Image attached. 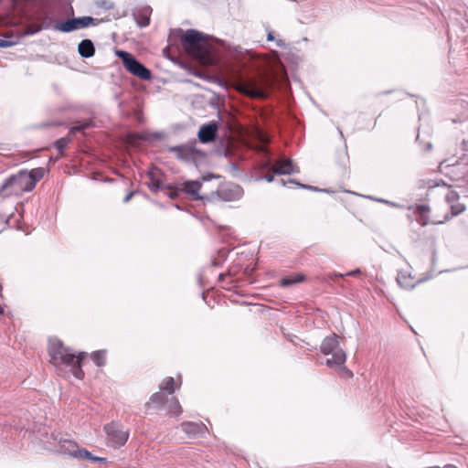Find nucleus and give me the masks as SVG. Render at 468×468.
I'll list each match as a JSON object with an SVG mask.
<instances>
[{
  "label": "nucleus",
  "mask_w": 468,
  "mask_h": 468,
  "mask_svg": "<svg viewBox=\"0 0 468 468\" xmlns=\"http://www.w3.org/2000/svg\"><path fill=\"white\" fill-rule=\"evenodd\" d=\"M16 44V41L0 38V48H9Z\"/></svg>",
  "instance_id": "obj_33"
},
{
  "label": "nucleus",
  "mask_w": 468,
  "mask_h": 468,
  "mask_svg": "<svg viewBox=\"0 0 468 468\" xmlns=\"http://www.w3.org/2000/svg\"><path fill=\"white\" fill-rule=\"evenodd\" d=\"M270 80L267 77L257 78L239 75L235 80V87L240 93L251 98H264L267 96V88Z\"/></svg>",
  "instance_id": "obj_8"
},
{
  "label": "nucleus",
  "mask_w": 468,
  "mask_h": 468,
  "mask_svg": "<svg viewBox=\"0 0 468 468\" xmlns=\"http://www.w3.org/2000/svg\"><path fill=\"white\" fill-rule=\"evenodd\" d=\"M320 350L325 356H332L331 358H328L325 361V365L327 367H338L347 376H353L352 372L345 367L346 356L345 351L339 346L338 336L335 334L326 336L323 340L320 346Z\"/></svg>",
  "instance_id": "obj_7"
},
{
  "label": "nucleus",
  "mask_w": 468,
  "mask_h": 468,
  "mask_svg": "<svg viewBox=\"0 0 468 468\" xmlns=\"http://www.w3.org/2000/svg\"><path fill=\"white\" fill-rule=\"evenodd\" d=\"M196 141L193 144H186L170 148V152L176 154L177 158L186 163H196L197 157H203L204 154L195 147Z\"/></svg>",
  "instance_id": "obj_14"
},
{
  "label": "nucleus",
  "mask_w": 468,
  "mask_h": 468,
  "mask_svg": "<svg viewBox=\"0 0 468 468\" xmlns=\"http://www.w3.org/2000/svg\"><path fill=\"white\" fill-rule=\"evenodd\" d=\"M116 55L122 59L124 67L130 73L144 80L151 79L152 73L150 69L137 60L131 53L124 50H116Z\"/></svg>",
  "instance_id": "obj_10"
},
{
  "label": "nucleus",
  "mask_w": 468,
  "mask_h": 468,
  "mask_svg": "<svg viewBox=\"0 0 468 468\" xmlns=\"http://www.w3.org/2000/svg\"><path fill=\"white\" fill-rule=\"evenodd\" d=\"M91 358H92L93 362L98 367H102L105 365V362H106V351L105 350L95 351L94 353H92Z\"/></svg>",
  "instance_id": "obj_27"
},
{
  "label": "nucleus",
  "mask_w": 468,
  "mask_h": 468,
  "mask_svg": "<svg viewBox=\"0 0 468 468\" xmlns=\"http://www.w3.org/2000/svg\"><path fill=\"white\" fill-rule=\"evenodd\" d=\"M243 195V189L237 184L225 183L220 185L216 191L211 192L209 195V200L215 199L222 201H235L239 199Z\"/></svg>",
  "instance_id": "obj_13"
},
{
  "label": "nucleus",
  "mask_w": 468,
  "mask_h": 468,
  "mask_svg": "<svg viewBox=\"0 0 468 468\" xmlns=\"http://www.w3.org/2000/svg\"><path fill=\"white\" fill-rule=\"evenodd\" d=\"M78 51L80 57L89 58L94 55L95 48L91 40L83 39L78 46Z\"/></svg>",
  "instance_id": "obj_19"
},
{
  "label": "nucleus",
  "mask_w": 468,
  "mask_h": 468,
  "mask_svg": "<svg viewBox=\"0 0 468 468\" xmlns=\"http://www.w3.org/2000/svg\"><path fill=\"white\" fill-rule=\"evenodd\" d=\"M58 126V125H60V122H44V123H41L39 126L40 127H48V126Z\"/></svg>",
  "instance_id": "obj_37"
},
{
  "label": "nucleus",
  "mask_w": 468,
  "mask_h": 468,
  "mask_svg": "<svg viewBox=\"0 0 468 468\" xmlns=\"http://www.w3.org/2000/svg\"><path fill=\"white\" fill-rule=\"evenodd\" d=\"M168 399L167 395L160 390L151 396L149 403L154 404L157 408H161L167 403Z\"/></svg>",
  "instance_id": "obj_23"
},
{
  "label": "nucleus",
  "mask_w": 468,
  "mask_h": 468,
  "mask_svg": "<svg viewBox=\"0 0 468 468\" xmlns=\"http://www.w3.org/2000/svg\"><path fill=\"white\" fill-rule=\"evenodd\" d=\"M258 181H261V180H265L269 183L271 182H273L274 181V176H273V173L272 174H267V175H264L262 176H260L257 178Z\"/></svg>",
  "instance_id": "obj_34"
},
{
  "label": "nucleus",
  "mask_w": 468,
  "mask_h": 468,
  "mask_svg": "<svg viewBox=\"0 0 468 468\" xmlns=\"http://www.w3.org/2000/svg\"><path fill=\"white\" fill-rule=\"evenodd\" d=\"M181 42L187 54L200 64L216 63V49L208 36L195 29H188L182 35Z\"/></svg>",
  "instance_id": "obj_2"
},
{
  "label": "nucleus",
  "mask_w": 468,
  "mask_h": 468,
  "mask_svg": "<svg viewBox=\"0 0 468 468\" xmlns=\"http://www.w3.org/2000/svg\"><path fill=\"white\" fill-rule=\"evenodd\" d=\"M181 429L188 434L189 438L202 436L207 431V427L202 422L186 421L181 424Z\"/></svg>",
  "instance_id": "obj_17"
},
{
  "label": "nucleus",
  "mask_w": 468,
  "mask_h": 468,
  "mask_svg": "<svg viewBox=\"0 0 468 468\" xmlns=\"http://www.w3.org/2000/svg\"><path fill=\"white\" fill-rule=\"evenodd\" d=\"M160 390L171 395L175 391V379L172 377L166 378L160 385Z\"/></svg>",
  "instance_id": "obj_26"
},
{
  "label": "nucleus",
  "mask_w": 468,
  "mask_h": 468,
  "mask_svg": "<svg viewBox=\"0 0 468 468\" xmlns=\"http://www.w3.org/2000/svg\"><path fill=\"white\" fill-rule=\"evenodd\" d=\"M150 7H145L144 10L140 11L138 14H136L135 21L138 27H145L150 23Z\"/></svg>",
  "instance_id": "obj_21"
},
{
  "label": "nucleus",
  "mask_w": 468,
  "mask_h": 468,
  "mask_svg": "<svg viewBox=\"0 0 468 468\" xmlns=\"http://www.w3.org/2000/svg\"><path fill=\"white\" fill-rule=\"evenodd\" d=\"M360 274H361V271H360V269H356V270L351 271H348V272H346V273H345V274H343V273H338V272H335L334 274H332V275L330 276V279H332V280H333L335 277H340V278H343V277H345V276H354V277H356V276H358V275H360Z\"/></svg>",
  "instance_id": "obj_32"
},
{
  "label": "nucleus",
  "mask_w": 468,
  "mask_h": 468,
  "mask_svg": "<svg viewBox=\"0 0 468 468\" xmlns=\"http://www.w3.org/2000/svg\"><path fill=\"white\" fill-rule=\"evenodd\" d=\"M166 404L170 414L178 416L182 413V407L177 399L173 397L167 400Z\"/></svg>",
  "instance_id": "obj_24"
},
{
  "label": "nucleus",
  "mask_w": 468,
  "mask_h": 468,
  "mask_svg": "<svg viewBox=\"0 0 468 468\" xmlns=\"http://www.w3.org/2000/svg\"><path fill=\"white\" fill-rule=\"evenodd\" d=\"M376 200H377V201H378V202H381V203L387 204V205H388V203H389V201H388V200H386V199H383V198H378V199H376Z\"/></svg>",
  "instance_id": "obj_42"
},
{
  "label": "nucleus",
  "mask_w": 468,
  "mask_h": 468,
  "mask_svg": "<svg viewBox=\"0 0 468 468\" xmlns=\"http://www.w3.org/2000/svg\"><path fill=\"white\" fill-rule=\"evenodd\" d=\"M289 183L291 184H295L297 186H299L300 187L302 188H306V189H312V190H316L317 188L316 187H314V186H307V185H303V184H301L299 182H296L295 180H290Z\"/></svg>",
  "instance_id": "obj_36"
},
{
  "label": "nucleus",
  "mask_w": 468,
  "mask_h": 468,
  "mask_svg": "<svg viewBox=\"0 0 468 468\" xmlns=\"http://www.w3.org/2000/svg\"><path fill=\"white\" fill-rule=\"evenodd\" d=\"M147 186L149 189L154 193L162 188L160 181L154 178L153 176H150V182L147 183Z\"/></svg>",
  "instance_id": "obj_30"
},
{
  "label": "nucleus",
  "mask_w": 468,
  "mask_h": 468,
  "mask_svg": "<svg viewBox=\"0 0 468 468\" xmlns=\"http://www.w3.org/2000/svg\"><path fill=\"white\" fill-rule=\"evenodd\" d=\"M276 44H277V47H280V48H282V47H284V46H285L284 41H283V40H282V39H278V40L276 41Z\"/></svg>",
  "instance_id": "obj_40"
},
{
  "label": "nucleus",
  "mask_w": 468,
  "mask_h": 468,
  "mask_svg": "<svg viewBox=\"0 0 468 468\" xmlns=\"http://www.w3.org/2000/svg\"><path fill=\"white\" fill-rule=\"evenodd\" d=\"M48 354L50 362L58 369V374L63 373L64 368H69V372L79 379H81L84 373L81 369V360L85 356L84 353L76 356L69 348L66 347L58 339H50L48 345Z\"/></svg>",
  "instance_id": "obj_5"
},
{
  "label": "nucleus",
  "mask_w": 468,
  "mask_h": 468,
  "mask_svg": "<svg viewBox=\"0 0 468 468\" xmlns=\"http://www.w3.org/2000/svg\"><path fill=\"white\" fill-rule=\"evenodd\" d=\"M459 198V194L454 190L448 191V193L445 196V200L449 205L458 202Z\"/></svg>",
  "instance_id": "obj_31"
},
{
  "label": "nucleus",
  "mask_w": 468,
  "mask_h": 468,
  "mask_svg": "<svg viewBox=\"0 0 468 468\" xmlns=\"http://www.w3.org/2000/svg\"><path fill=\"white\" fill-rule=\"evenodd\" d=\"M281 184H282V186H285V182H284V180H283V179H282V180H281Z\"/></svg>",
  "instance_id": "obj_43"
},
{
  "label": "nucleus",
  "mask_w": 468,
  "mask_h": 468,
  "mask_svg": "<svg viewBox=\"0 0 468 468\" xmlns=\"http://www.w3.org/2000/svg\"><path fill=\"white\" fill-rule=\"evenodd\" d=\"M133 194H134V193H133V191H132V192H130V193H128V194L125 196V197L123 198V202H124V203L129 202V201H130V199L132 198V197L133 196Z\"/></svg>",
  "instance_id": "obj_38"
},
{
  "label": "nucleus",
  "mask_w": 468,
  "mask_h": 468,
  "mask_svg": "<svg viewBox=\"0 0 468 468\" xmlns=\"http://www.w3.org/2000/svg\"><path fill=\"white\" fill-rule=\"evenodd\" d=\"M261 167L273 173L274 175H291L293 173H299V169L294 166L291 159L280 158L274 164L268 152L265 153V157L261 163Z\"/></svg>",
  "instance_id": "obj_11"
},
{
  "label": "nucleus",
  "mask_w": 468,
  "mask_h": 468,
  "mask_svg": "<svg viewBox=\"0 0 468 468\" xmlns=\"http://www.w3.org/2000/svg\"><path fill=\"white\" fill-rule=\"evenodd\" d=\"M201 186V183L197 180L186 181L182 184L181 190L192 196L195 200L208 201L209 195L201 196L198 193Z\"/></svg>",
  "instance_id": "obj_15"
},
{
  "label": "nucleus",
  "mask_w": 468,
  "mask_h": 468,
  "mask_svg": "<svg viewBox=\"0 0 468 468\" xmlns=\"http://www.w3.org/2000/svg\"><path fill=\"white\" fill-rule=\"evenodd\" d=\"M388 205L391 206V207H402L401 205L399 204H397L395 202H392V201H389V203H388Z\"/></svg>",
  "instance_id": "obj_41"
},
{
  "label": "nucleus",
  "mask_w": 468,
  "mask_h": 468,
  "mask_svg": "<svg viewBox=\"0 0 468 468\" xmlns=\"http://www.w3.org/2000/svg\"><path fill=\"white\" fill-rule=\"evenodd\" d=\"M304 280H305L304 275L299 273V274H295V275H292V276H287V277L282 278L280 281V285L282 287H290V286H292L293 284L302 282Z\"/></svg>",
  "instance_id": "obj_22"
},
{
  "label": "nucleus",
  "mask_w": 468,
  "mask_h": 468,
  "mask_svg": "<svg viewBox=\"0 0 468 468\" xmlns=\"http://www.w3.org/2000/svg\"><path fill=\"white\" fill-rule=\"evenodd\" d=\"M48 354L50 362L58 369V374L63 373L64 368H69V372L79 379H81L84 373L81 369V360L85 356L84 353L76 356L69 348L66 347L58 339H50L48 345Z\"/></svg>",
  "instance_id": "obj_4"
},
{
  "label": "nucleus",
  "mask_w": 468,
  "mask_h": 468,
  "mask_svg": "<svg viewBox=\"0 0 468 468\" xmlns=\"http://www.w3.org/2000/svg\"><path fill=\"white\" fill-rule=\"evenodd\" d=\"M104 431L108 445L115 449L123 446L129 438V431L124 430L122 425L117 422L106 424Z\"/></svg>",
  "instance_id": "obj_12"
},
{
  "label": "nucleus",
  "mask_w": 468,
  "mask_h": 468,
  "mask_svg": "<svg viewBox=\"0 0 468 468\" xmlns=\"http://www.w3.org/2000/svg\"><path fill=\"white\" fill-rule=\"evenodd\" d=\"M207 179H208V176H204L203 177V180H205V181L207 180Z\"/></svg>",
  "instance_id": "obj_44"
},
{
  "label": "nucleus",
  "mask_w": 468,
  "mask_h": 468,
  "mask_svg": "<svg viewBox=\"0 0 468 468\" xmlns=\"http://www.w3.org/2000/svg\"><path fill=\"white\" fill-rule=\"evenodd\" d=\"M425 280L426 279H419L417 281H414L410 273L402 271L398 273L397 277V282L399 284V286L406 290L413 289L418 283H420Z\"/></svg>",
  "instance_id": "obj_18"
},
{
  "label": "nucleus",
  "mask_w": 468,
  "mask_h": 468,
  "mask_svg": "<svg viewBox=\"0 0 468 468\" xmlns=\"http://www.w3.org/2000/svg\"><path fill=\"white\" fill-rule=\"evenodd\" d=\"M94 124H93V122L91 120H88V121H77L75 122V124L70 127L69 129V133L71 134L77 133V132H81V131H84L86 129H89L90 127H92Z\"/></svg>",
  "instance_id": "obj_25"
},
{
  "label": "nucleus",
  "mask_w": 468,
  "mask_h": 468,
  "mask_svg": "<svg viewBox=\"0 0 468 468\" xmlns=\"http://www.w3.org/2000/svg\"><path fill=\"white\" fill-rule=\"evenodd\" d=\"M69 142H70V139L69 137H63V138L58 139L55 143V146L59 153H62L67 148Z\"/></svg>",
  "instance_id": "obj_29"
},
{
  "label": "nucleus",
  "mask_w": 468,
  "mask_h": 468,
  "mask_svg": "<svg viewBox=\"0 0 468 468\" xmlns=\"http://www.w3.org/2000/svg\"><path fill=\"white\" fill-rule=\"evenodd\" d=\"M218 132V125L215 122H211L201 126L198 132V139L203 144H207L216 138Z\"/></svg>",
  "instance_id": "obj_16"
},
{
  "label": "nucleus",
  "mask_w": 468,
  "mask_h": 468,
  "mask_svg": "<svg viewBox=\"0 0 468 468\" xmlns=\"http://www.w3.org/2000/svg\"><path fill=\"white\" fill-rule=\"evenodd\" d=\"M274 39H275V37L273 36V33L272 32H269L268 35H267V40L273 41Z\"/></svg>",
  "instance_id": "obj_39"
},
{
  "label": "nucleus",
  "mask_w": 468,
  "mask_h": 468,
  "mask_svg": "<svg viewBox=\"0 0 468 468\" xmlns=\"http://www.w3.org/2000/svg\"><path fill=\"white\" fill-rule=\"evenodd\" d=\"M451 212L444 216L443 220L438 221L437 224H443L453 217L462 214L465 210V206L459 202L452 203L450 205Z\"/></svg>",
  "instance_id": "obj_20"
},
{
  "label": "nucleus",
  "mask_w": 468,
  "mask_h": 468,
  "mask_svg": "<svg viewBox=\"0 0 468 468\" xmlns=\"http://www.w3.org/2000/svg\"><path fill=\"white\" fill-rule=\"evenodd\" d=\"M45 169L35 168L30 171L20 170L7 177L0 186V197L6 198L11 196H20L24 192L32 191L37 183L43 178Z\"/></svg>",
  "instance_id": "obj_6"
},
{
  "label": "nucleus",
  "mask_w": 468,
  "mask_h": 468,
  "mask_svg": "<svg viewBox=\"0 0 468 468\" xmlns=\"http://www.w3.org/2000/svg\"><path fill=\"white\" fill-rule=\"evenodd\" d=\"M48 354L50 362L58 369V374L63 373L64 368H69V372L79 379H81L84 373L81 369V360L85 356L84 353L76 356L69 348L66 347L58 339H50L48 345Z\"/></svg>",
  "instance_id": "obj_3"
},
{
  "label": "nucleus",
  "mask_w": 468,
  "mask_h": 468,
  "mask_svg": "<svg viewBox=\"0 0 468 468\" xmlns=\"http://www.w3.org/2000/svg\"><path fill=\"white\" fill-rule=\"evenodd\" d=\"M167 189L169 190L167 193V196L170 198L175 199L176 197H177V196H178L177 189H173L172 186H167Z\"/></svg>",
  "instance_id": "obj_35"
},
{
  "label": "nucleus",
  "mask_w": 468,
  "mask_h": 468,
  "mask_svg": "<svg viewBox=\"0 0 468 468\" xmlns=\"http://www.w3.org/2000/svg\"><path fill=\"white\" fill-rule=\"evenodd\" d=\"M430 210V207L427 205H419L417 207V212L424 219V221L422 222V226H426L429 224L428 214Z\"/></svg>",
  "instance_id": "obj_28"
},
{
  "label": "nucleus",
  "mask_w": 468,
  "mask_h": 468,
  "mask_svg": "<svg viewBox=\"0 0 468 468\" xmlns=\"http://www.w3.org/2000/svg\"><path fill=\"white\" fill-rule=\"evenodd\" d=\"M431 144H428V149H431Z\"/></svg>",
  "instance_id": "obj_45"
},
{
  "label": "nucleus",
  "mask_w": 468,
  "mask_h": 468,
  "mask_svg": "<svg viewBox=\"0 0 468 468\" xmlns=\"http://www.w3.org/2000/svg\"><path fill=\"white\" fill-rule=\"evenodd\" d=\"M54 440L58 441V452L62 455H67L80 461H88L92 463H102L105 461L104 458L94 456L88 450L80 448L76 441L63 438L59 434L54 436Z\"/></svg>",
  "instance_id": "obj_9"
},
{
  "label": "nucleus",
  "mask_w": 468,
  "mask_h": 468,
  "mask_svg": "<svg viewBox=\"0 0 468 468\" xmlns=\"http://www.w3.org/2000/svg\"><path fill=\"white\" fill-rule=\"evenodd\" d=\"M16 8L24 13L27 24L19 33L20 37L32 36L43 29H53L69 33L90 26H95L96 19L91 16L72 17L73 0H10Z\"/></svg>",
  "instance_id": "obj_1"
}]
</instances>
